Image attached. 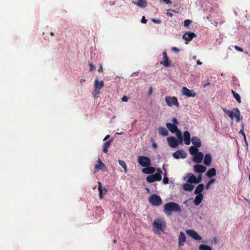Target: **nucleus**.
Wrapping results in <instances>:
<instances>
[{"mask_svg":"<svg viewBox=\"0 0 250 250\" xmlns=\"http://www.w3.org/2000/svg\"><path fill=\"white\" fill-rule=\"evenodd\" d=\"M164 211L167 215H170L172 212H180L182 209L178 204L174 202H168L165 204Z\"/></svg>","mask_w":250,"mask_h":250,"instance_id":"1","label":"nucleus"},{"mask_svg":"<svg viewBox=\"0 0 250 250\" xmlns=\"http://www.w3.org/2000/svg\"><path fill=\"white\" fill-rule=\"evenodd\" d=\"M223 110L226 114L229 115L232 120H233L234 117H235L237 123H239L240 121L241 113L238 108H234L232 110L223 108Z\"/></svg>","mask_w":250,"mask_h":250,"instance_id":"2","label":"nucleus"},{"mask_svg":"<svg viewBox=\"0 0 250 250\" xmlns=\"http://www.w3.org/2000/svg\"><path fill=\"white\" fill-rule=\"evenodd\" d=\"M153 226L158 231H161L163 232H164L166 228L165 221L163 219L161 218H158L154 220L153 222Z\"/></svg>","mask_w":250,"mask_h":250,"instance_id":"3","label":"nucleus"},{"mask_svg":"<svg viewBox=\"0 0 250 250\" xmlns=\"http://www.w3.org/2000/svg\"><path fill=\"white\" fill-rule=\"evenodd\" d=\"M162 171L160 168L157 169V172L155 174H151L146 177V181L149 183H152L155 181H159L162 179Z\"/></svg>","mask_w":250,"mask_h":250,"instance_id":"4","label":"nucleus"},{"mask_svg":"<svg viewBox=\"0 0 250 250\" xmlns=\"http://www.w3.org/2000/svg\"><path fill=\"white\" fill-rule=\"evenodd\" d=\"M149 202L153 206H159L162 203L161 197L157 194H152L149 198Z\"/></svg>","mask_w":250,"mask_h":250,"instance_id":"5","label":"nucleus"},{"mask_svg":"<svg viewBox=\"0 0 250 250\" xmlns=\"http://www.w3.org/2000/svg\"><path fill=\"white\" fill-rule=\"evenodd\" d=\"M165 100L167 105L170 107L174 105L177 107L179 106L178 99L176 97L167 96L165 98Z\"/></svg>","mask_w":250,"mask_h":250,"instance_id":"6","label":"nucleus"},{"mask_svg":"<svg viewBox=\"0 0 250 250\" xmlns=\"http://www.w3.org/2000/svg\"><path fill=\"white\" fill-rule=\"evenodd\" d=\"M138 163L143 167H147L150 165V159L146 156H141L138 157Z\"/></svg>","mask_w":250,"mask_h":250,"instance_id":"7","label":"nucleus"},{"mask_svg":"<svg viewBox=\"0 0 250 250\" xmlns=\"http://www.w3.org/2000/svg\"><path fill=\"white\" fill-rule=\"evenodd\" d=\"M94 169V173H95L97 171H99L100 170H101L104 172L106 170V167L105 165L102 162L100 158H99L98 160V163L95 165Z\"/></svg>","mask_w":250,"mask_h":250,"instance_id":"8","label":"nucleus"},{"mask_svg":"<svg viewBox=\"0 0 250 250\" xmlns=\"http://www.w3.org/2000/svg\"><path fill=\"white\" fill-rule=\"evenodd\" d=\"M182 93L184 96L188 97H194L196 95L193 90H190L186 87H183L182 89Z\"/></svg>","mask_w":250,"mask_h":250,"instance_id":"9","label":"nucleus"},{"mask_svg":"<svg viewBox=\"0 0 250 250\" xmlns=\"http://www.w3.org/2000/svg\"><path fill=\"white\" fill-rule=\"evenodd\" d=\"M196 37V35L193 32H186L183 35V39L185 40V43L188 44L190 41L192 40L194 37Z\"/></svg>","mask_w":250,"mask_h":250,"instance_id":"10","label":"nucleus"},{"mask_svg":"<svg viewBox=\"0 0 250 250\" xmlns=\"http://www.w3.org/2000/svg\"><path fill=\"white\" fill-rule=\"evenodd\" d=\"M187 156V154L183 150H178L173 153V157L176 159L179 158L185 159Z\"/></svg>","mask_w":250,"mask_h":250,"instance_id":"11","label":"nucleus"},{"mask_svg":"<svg viewBox=\"0 0 250 250\" xmlns=\"http://www.w3.org/2000/svg\"><path fill=\"white\" fill-rule=\"evenodd\" d=\"M187 234L195 240H201L202 237L198 233L192 229H188L186 230Z\"/></svg>","mask_w":250,"mask_h":250,"instance_id":"12","label":"nucleus"},{"mask_svg":"<svg viewBox=\"0 0 250 250\" xmlns=\"http://www.w3.org/2000/svg\"><path fill=\"white\" fill-rule=\"evenodd\" d=\"M167 141L168 145L172 148L177 147L179 145L178 140L174 137H167Z\"/></svg>","mask_w":250,"mask_h":250,"instance_id":"13","label":"nucleus"},{"mask_svg":"<svg viewBox=\"0 0 250 250\" xmlns=\"http://www.w3.org/2000/svg\"><path fill=\"white\" fill-rule=\"evenodd\" d=\"M98 191H99V196L100 199H102L103 197V195H105L107 190L106 188L104 187H102V183L100 182H98Z\"/></svg>","mask_w":250,"mask_h":250,"instance_id":"14","label":"nucleus"},{"mask_svg":"<svg viewBox=\"0 0 250 250\" xmlns=\"http://www.w3.org/2000/svg\"><path fill=\"white\" fill-rule=\"evenodd\" d=\"M194 171L197 173H204L206 170L207 168L205 166L200 165L199 164H196L193 167Z\"/></svg>","mask_w":250,"mask_h":250,"instance_id":"15","label":"nucleus"},{"mask_svg":"<svg viewBox=\"0 0 250 250\" xmlns=\"http://www.w3.org/2000/svg\"><path fill=\"white\" fill-rule=\"evenodd\" d=\"M163 56L164 60L161 61L160 62V64L164 65L166 67H169L171 64L167 56L166 51L163 52Z\"/></svg>","mask_w":250,"mask_h":250,"instance_id":"16","label":"nucleus"},{"mask_svg":"<svg viewBox=\"0 0 250 250\" xmlns=\"http://www.w3.org/2000/svg\"><path fill=\"white\" fill-rule=\"evenodd\" d=\"M186 239V237L185 233L181 231L180 232L178 237V246L179 247L183 246L184 245Z\"/></svg>","mask_w":250,"mask_h":250,"instance_id":"17","label":"nucleus"},{"mask_svg":"<svg viewBox=\"0 0 250 250\" xmlns=\"http://www.w3.org/2000/svg\"><path fill=\"white\" fill-rule=\"evenodd\" d=\"M183 139L186 145H189L190 144L191 139L190 138V134L188 131H185L184 132Z\"/></svg>","mask_w":250,"mask_h":250,"instance_id":"18","label":"nucleus"},{"mask_svg":"<svg viewBox=\"0 0 250 250\" xmlns=\"http://www.w3.org/2000/svg\"><path fill=\"white\" fill-rule=\"evenodd\" d=\"M204 155L202 152H199L193 158V161L196 163H201L203 159Z\"/></svg>","mask_w":250,"mask_h":250,"instance_id":"19","label":"nucleus"},{"mask_svg":"<svg viewBox=\"0 0 250 250\" xmlns=\"http://www.w3.org/2000/svg\"><path fill=\"white\" fill-rule=\"evenodd\" d=\"M166 126L167 128V129L171 133H175L178 130L177 125H175L172 124L171 123H167L166 124Z\"/></svg>","mask_w":250,"mask_h":250,"instance_id":"20","label":"nucleus"},{"mask_svg":"<svg viewBox=\"0 0 250 250\" xmlns=\"http://www.w3.org/2000/svg\"><path fill=\"white\" fill-rule=\"evenodd\" d=\"M104 86V82L103 81H99L97 78L94 81V88L101 90Z\"/></svg>","mask_w":250,"mask_h":250,"instance_id":"21","label":"nucleus"},{"mask_svg":"<svg viewBox=\"0 0 250 250\" xmlns=\"http://www.w3.org/2000/svg\"><path fill=\"white\" fill-rule=\"evenodd\" d=\"M191 142L194 145V146L196 147H200L201 146V142L200 139L197 137H192L191 138Z\"/></svg>","mask_w":250,"mask_h":250,"instance_id":"22","label":"nucleus"},{"mask_svg":"<svg viewBox=\"0 0 250 250\" xmlns=\"http://www.w3.org/2000/svg\"><path fill=\"white\" fill-rule=\"evenodd\" d=\"M155 171V167H147L142 169V172L145 174H153Z\"/></svg>","mask_w":250,"mask_h":250,"instance_id":"23","label":"nucleus"},{"mask_svg":"<svg viewBox=\"0 0 250 250\" xmlns=\"http://www.w3.org/2000/svg\"><path fill=\"white\" fill-rule=\"evenodd\" d=\"M212 161V157L210 154L205 155L204 163L206 166H210Z\"/></svg>","mask_w":250,"mask_h":250,"instance_id":"24","label":"nucleus"},{"mask_svg":"<svg viewBox=\"0 0 250 250\" xmlns=\"http://www.w3.org/2000/svg\"><path fill=\"white\" fill-rule=\"evenodd\" d=\"M204 188V185L203 184H199L196 188L194 193L196 195L202 194L201 193Z\"/></svg>","mask_w":250,"mask_h":250,"instance_id":"25","label":"nucleus"},{"mask_svg":"<svg viewBox=\"0 0 250 250\" xmlns=\"http://www.w3.org/2000/svg\"><path fill=\"white\" fill-rule=\"evenodd\" d=\"M182 187L184 190L188 191H191L194 188L193 185L188 183L183 184Z\"/></svg>","mask_w":250,"mask_h":250,"instance_id":"26","label":"nucleus"},{"mask_svg":"<svg viewBox=\"0 0 250 250\" xmlns=\"http://www.w3.org/2000/svg\"><path fill=\"white\" fill-rule=\"evenodd\" d=\"M159 134L163 136H167L168 135V132L164 127H160L158 128Z\"/></svg>","mask_w":250,"mask_h":250,"instance_id":"27","label":"nucleus"},{"mask_svg":"<svg viewBox=\"0 0 250 250\" xmlns=\"http://www.w3.org/2000/svg\"><path fill=\"white\" fill-rule=\"evenodd\" d=\"M206 175L208 178H211L216 174V171L215 168H211L208 170Z\"/></svg>","mask_w":250,"mask_h":250,"instance_id":"28","label":"nucleus"},{"mask_svg":"<svg viewBox=\"0 0 250 250\" xmlns=\"http://www.w3.org/2000/svg\"><path fill=\"white\" fill-rule=\"evenodd\" d=\"M203 199V194H199L197 195L195 199H194V204L195 205H199L202 201Z\"/></svg>","mask_w":250,"mask_h":250,"instance_id":"29","label":"nucleus"},{"mask_svg":"<svg viewBox=\"0 0 250 250\" xmlns=\"http://www.w3.org/2000/svg\"><path fill=\"white\" fill-rule=\"evenodd\" d=\"M134 4L142 8H145L147 5L145 0H138L137 2H134Z\"/></svg>","mask_w":250,"mask_h":250,"instance_id":"30","label":"nucleus"},{"mask_svg":"<svg viewBox=\"0 0 250 250\" xmlns=\"http://www.w3.org/2000/svg\"><path fill=\"white\" fill-rule=\"evenodd\" d=\"M188 182L190 184H198L199 181H197V178L194 175H191L188 179Z\"/></svg>","mask_w":250,"mask_h":250,"instance_id":"31","label":"nucleus"},{"mask_svg":"<svg viewBox=\"0 0 250 250\" xmlns=\"http://www.w3.org/2000/svg\"><path fill=\"white\" fill-rule=\"evenodd\" d=\"M198 147H196L194 146H191L189 147V151L191 155H195L197 153L199 152V149H198Z\"/></svg>","mask_w":250,"mask_h":250,"instance_id":"32","label":"nucleus"},{"mask_svg":"<svg viewBox=\"0 0 250 250\" xmlns=\"http://www.w3.org/2000/svg\"><path fill=\"white\" fill-rule=\"evenodd\" d=\"M231 92L232 94L233 95V97L239 104H240L241 103V99L239 94L236 93L235 91H234L233 89L231 90Z\"/></svg>","mask_w":250,"mask_h":250,"instance_id":"33","label":"nucleus"},{"mask_svg":"<svg viewBox=\"0 0 250 250\" xmlns=\"http://www.w3.org/2000/svg\"><path fill=\"white\" fill-rule=\"evenodd\" d=\"M199 250H212L211 247L204 244L201 245L199 247Z\"/></svg>","mask_w":250,"mask_h":250,"instance_id":"34","label":"nucleus"},{"mask_svg":"<svg viewBox=\"0 0 250 250\" xmlns=\"http://www.w3.org/2000/svg\"><path fill=\"white\" fill-rule=\"evenodd\" d=\"M118 162H119L120 165L124 169L125 172L126 173L127 172V167H126V165L125 162L124 161L121 160H119Z\"/></svg>","mask_w":250,"mask_h":250,"instance_id":"35","label":"nucleus"},{"mask_svg":"<svg viewBox=\"0 0 250 250\" xmlns=\"http://www.w3.org/2000/svg\"><path fill=\"white\" fill-rule=\"evenodd\" d=\"M215 182V179H212L210 180L206 186V189H208L211 185L213 184Z\"/></svg>","mask_w":250,"mask_h":250,"instance_id":"36","label":"nucleus"},{"mask_svg":"<svg viewBox=\"0 0 250 250\" xmlns=\"http://www.w3.org/2000/svg\"><path fill=\"white\" fill-rule=\"evenodd\" d=\"M100 90H101L100 89H96V88H94V89L93 92L92 93L94 97L95 98V97H97L98 96V95L100 93Z\"/></svg>","mask_w":250,"mask_h":250,"instance_id":"37","label":"nucleus"},{"mask_svg":"<svg viewBox=\"0 0 250 250\" xmlns=\"http://www.w3.org/2000/svg\"><path fill=\"white\" fill-rule=\"evenodd\" d=\"M112 142V140H109L108 141H107L106 142H105L104 144L103 147H104L108 148L110 146V145L111 144Z\"/></svg>","mask_w":250,"mask_h":250,"instance_id":"38","label":"nucleus"},{"mask_svg":"<svg viewBox=\"0 0 250 250\" xmlns=\"http://www.w3.org/2000/svg\"><path fill=\"white\" fill-rule=\"evenodd\" d=\"M244 125H243L242 128L240 130L239 133L241 134L243 136L245 141H246V135L244 131Z\"/></svg>","mask_w":250,"mask_h":250,"instance_id":"39","label":"nucleus"},{"mask_svg":"<svg viewBox=\"0 0 250 250\" xmlns=\"http://www.w3.org/2000/svg\"><path fill=\"white\" fill-rule=\"evenodd\" d=\"M191 23H192L191 20H186L184 21V25H185V26H188Z\"/></svg>","mask_w":250,"mask_h":250,"instance_id":"40","label":"nucleus"},{"mask_svg":"<svg viewBox=\"0 0 250 250\" xmlns=\"http://www.w3.org/2000/svg\"><path fill=\"white\" fill-rule=\"evenodd\" d=\"M88 65L90 66V69H89L90 71H93L95 69V67L92 63L89 62Z\"/></svg>","mask_w":250,"mask_h":250,"instance_id":"41","label":"nucleus"},{"mask_svg":"<svg viewBox=\"0 0 250 250\" xmlns=\"http://www.w3.org/2000/svg\"><path fill=\"white\" fill-rule=\"evenodd\" d=\"M169 179L168 177H166L165 176V174H164V177L163 178V182L164 184H167L168 183Z\"/></svg>","mask_w":250,"mask_h":250,"instance_id":"42","label":"nucleus"},{"mask_svg":"<svg viewBox=\"0 0 250 250\" xmlns=\"http://www.w3.org/2000/svg\"><path fill=\"white\" fill-rule=\"evenodd\" d=\"M175 133H176V135L177 137L178 138V139H180L181 137H182V133H181V131H179V130H178V131H177V132H176Z\"/></svg>","mask_w":250,"mask_h":250,"instance_id":"43","label":"nucleus"},{"mask_svg":"<svg viewBox=\"0 0 250 250\" xmlns=\"http://www.w3.org/2000/svg\"><path fill=\"white\" fill-rule=\"evenodd\" d=\"M234 47L238 51L243 52V51H244L243 49L241 47H240L237 45H235L234 46Z\"/></svg>","mask_w":250,"mask_h":250,"instance_id":"44","label":"nucleus"},{"mask_svg":"<svg viewBox=\"0 0 250 250\" xmlns=\"http://www.w3.org/2000/svg\"><path fill=\"white\" fill-rule=\"evenodd\" d=\"M172 122H173L172 124L175 125H178V124L177 119L175 117H174L172 119Z\"/></svg>","mask_w":250,"mask_h":250,"instance_id":"45","label":"nucleus"},{"mask_svg":"<svg viewBox=\"0 0 250 250\" xmlns=\"http://www.w3.org/2000/svg\"><path fill=\"white\" fill-rule=\"evenodd\" d=\"M152 22L155 23L160 24L161 22V20H157V19H152Z\"/></svg>","mask_w":250,"mask_h":250,"instance_id":"46","label":"nucleus"},{"mask_svg":"<svg viewBox=\"0 0 250 250\" xmlns=\"http://www.w3.org/2000/svg\"><path fill=\"white\" fill-rule=\"evenodd\" d=\"M171 50L173 51V52H179L180 50L179 48L176 47H173L172 48H171Z\"/></svg>","mask_w":250,"mask_h":250,"instance_id":"47","label":"nucleus"},{"mask_svg":"<svg viewBox=\"0 0 250 250\" xmlns=\"http://www.w3.org/2000/svg\"><path fill=\"white\" fill-rule=\"evenodd\" d=\"M147 21V20L145 18V16H143L142 18V20H141V22L142 23H146Z\"/></svg>","mask_w":250,"mask_h":250,"instance_id":"48","label":"nucleus"},{"mask_svg":"<svg viewBox=\"0 0 250 250\" xmlns=\"http://www.w3.org/2000/svg\"><path fill=\"white\" fill-rule=\"evenodd\" d=\"M99 72H102L103 71V68L102 64H100V67L98 69Z\"/></svg>","mask_w":250,"mask_h":250,"instance_id":"49","label":"nucleus"},{"mask_svg":"<svg viewBox=\"0 0 250 250\" xmlns=\"http://www.w3.org/2000/svg\"><path fill=\"white\" fill-rule=\"evenodd\" d=\"M128 98L126 96H124L122 99V100L123 102H127L128 101Z\"/></svg>","mask_w":250,"mask_h":250,"instance_id":"50","label":"nucleus"},{"mask_svg":"<svg viewBox=\"0 0 250 250\" xmlns=\"http://www.w3.org/2000/svg\"><path fill=\"white\" fill-rule=\"evenodd\" d=\"M202 176L201 175H200L199 176H198V178H197V181H199V183H200L202 181Z\"/></svg>","mask_w":250,"mask_h":250,"instance_id":"51","label":"nucleus"},{"mask_svg":"<svg viewBox=\"0 0 250 250\" xmlns=\"http://www.w3.org/2000/svg\"><path fill=\"white\" fill-rule=\"evenodd\" d=\"M103 147V152L105 153H107L108 152V148L104 147Z\"/></svg>","mask_w":250,"mask_h":250,"instance_id":"52","label":"nucleus"},{"mask_svg":"<svg viewBox=\"0 0 250 250\" xmlns=\"http://www.w3.org/2000/svg\"><path fill=\"white\" fill-rule=\"evenodd\" d=\"M163 1L165 2L167 4H171L172 2L170 0H163Z\"/></svg>","mask_w":250,"mask_h":250,"instance_id":"53","label":"nucleus"},{"mask_svg":"<svg viewBox=\"0 0 250 250\" xmlns=\"http://www.w3.org/2000/svg\"><path fill=\"white\" fill-rule=\"evenodd\" d=\"M152 92V87H150L149 88V95L151 94Z\"/></svg>","mask_w":250,"mask_h":250,"instance_id":"54","label":"nucleus"},{"mask_svg":"<svg viewBox=\"0 0 250 250\" xmlns=\"http://www.w3.org/2000/svg\"><path fill=\"white\" fill-rule=\"evenodd\" d=\"M167 16L170 17H172V16L173 15V14L172 13H169V12H167Z\"/></svg>","mask_w":250,"mask_h":250,"instance_id":"55","label":"nucleus"},{"mask_svg":"<svg viewBox=\"0 0 250 250\" xmlns=\"http://www.w3.org/2000/svg\"><path fill=\"white\" fill-rule=\"evenodd\" d=\"M109 138V135H107L105 137V138H104V141H105V140H107L108 138Z\"/></svg>","mask_w":250,"mask_h":250,"instance_id":"56","label":"nucleus"},{"mask_svg":"<svg viewBox=\"0 0 250 250\" xmlns=\"http://www.w3.org/2000/svg\"><path fill=\"white\" fill-rule=\"evenodd\" d=\"M202 64V62H200V61H197V65H201Z\"/></svg>","mask_w":250,"mask_h":250,"instance_id":"57","label":"nucleus"},{"mask_svg":"<svg viewBox=\"0 0 250 250\" xmlns=\"http://www.w3.org/2000/svg\"><path fill=\"white\" fill-rule=\"evenodd\" d=\"M178 140H179V142H180V143H182L183 141L184 140L183 137H181L180 139H178Z\"/></svg>","mask_w":250,"mask_h":250,"instance_id":"58","label":"nucleus"},{"mask_svg":"<svg viewBox=\"0 0 250 250\" xmlns=\"http://www.w3.org/2000/svg\"><path fill=\"white\" fill-rule=\"evenodd\" d=\"M152 146L154 148H157V144L156 143L153 144Z\"/></svg>","mask_w":250,"mask_h":250,"instance_id":"59","label":"nucleus"},{"mask_svg":"<svg viewBox=\"0 0 250 250\" xmlns=\"http://www.w3.org/2000/svg\"><path fill=\"white\" fill-rule=\"evenodd\" d=\"M85 80L84 79H81L80 80V83L81 84H82L83 83L85 82Z\"/></svg>","mask_w":250,"mask_h":250,"instance_id":"60","label":"nucleus"},{"mask_svg":"<svg viewBox=\"0 0 250 250\" xmlns=\"http://www.w3.org/2000/svg\"><path fill=\"white\" fill-rule=\"evenodd\" d=\"M209 84H210V83H205V84L204 85V87H206L207 86L209 85Z\"/></svg>","mask_w":250,"mask_h":250,"instance_id":"61","label":"nucleus"},{"mask_svg":"<svg viewBox=\"0 0 250 250\" xmlns=\"http://www.w3.org/2000/svg\"><path fill=\"white\" fill-rule=\"evenodd\" d=\"M50 35L52 36H53L54 35V34L53 32H50Z\"/></svg>","mask_w":250,"mask_h":250,"instance_id":"62","label":"nucleus"},{"mask_svg":"<svg viewBox=\"0 0 250 250\" xmlns=\"http://www.w3.org/2000/svg\"><path fill=\"white\" fill-rule=\"evenodd\" d=\"M117 134H119V135H122L123 134V132H120V133H117Z\"/></svg>","mask_w":250,"mask_h":250,"instance_id":"63","label":"nucleus"}]
</instances>
